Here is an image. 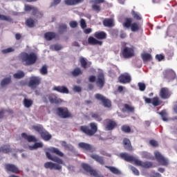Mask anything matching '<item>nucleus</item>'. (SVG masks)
I'll list each match as a JSON object with an SVG mask.
<instances>
[{"label":"nucleus","mask_w":177,"mask_h":177,"mask_svg":"<svg viewBox=\"0 0 177 177\" xmlns=\"http://www.w3.org/2000/svg\"><path fill=\"white\" fill-rule=\"evenodd\" d=\"M46 156L48 160L57 162V164L52 162H46L44 163V168L46 169H55L56 171H60V169H62V165L59 164H64L63 160L57 156H52L49 152H46Z\"/></svg>","instance_id":"nucleus-1"},{"label":"nucleus","mask_w":177,"mask_h":177,"mask_svg":"<svg viewBox=\"0 0 177 177\" xmlns=\"http://www.w3.org/2000/svg\"><path fill=\"white\" fill-rule=\"evenodd\" d=\"M21 59V62L22 63H25V66H31L32 64H35L37 62V54L34 53H21L19 55Z\"/></svg>","instance_id":"nucleus-2"},{"label":"nucleus","mask_w":177,"mask_h":177,"mask_svg":"<svg viewBox=\"0 0 177 177\" xmlns=\"http://www.w3.org/2000/svg\"><path fill=\"white\" fill-rule=\"evenodd\" d=\"M21 138L25 139V140H28L29 143L35 142V144L32 146H29V149L30 150H37V149H39L41 147H44V144L42 142H38L35 136H28L26 133H21Z\"/></svg>","instance_id":"nucleus-3"},{"label":"nucleus","mask_w":177,"mask_h":177,"mask_svg":"<svg viewBox=\"0 0 177 177\" xmlns=\"http://www.w3.org/2000/svg\"><path fill=\"white\" fill-rule=\"evenodd\" d=\"M90 128L87 125L81 126L80 131L83 133H85L87 136H93L96 132H97V124L95 122L89 124Z\"/></svg>","instance_id":"nucleus-4"},{"label":"nucleus","mask_w":177,"mask_h":177,"mask_svg":"<svg viewBox=\"0 0 177 177\" xmlns=\"http://www.w3.org/2000/svg\"><path fill=\"white\" fill-rule=\"evenodd\" d=\"M132 21H133V19L131 17L125 18L123 23V27H124V28H131L133 32H136L139 31V30L142 28L140 24L137 22L132 23Z\"/></svg>","instance_id":"nucleus-5"},{"label":"nucleus","mask_w":177,"mask_h":177,"mask_svg":"<svg viewBox=\"0 0 177 177\" xmlns=\"http://www.w3.org/2000/svg\"><path fill=\"white\" fill-rule=\"evenodd\" d=\"M32 128V129L36 131V132H38V133H39L40 136L42 138V139H44V140L48 141L52 139V136L49 134V133L45 129H44V127L42 125H33Z\"/></svg>","instance_id":"nucleus-6"},{"label":"nucleus","mask_w":177,"mask_h":177,"mask_svg":"<svg viewBox=\"0 0 177 177\" xmlns=\"http://www.w3.org/2000/svg\"><path fill=\"white\" fill-rule=\"evenodd\" d=\"M24 10L25 12H31L32 10V16H35L37 19H41L44 16V14L39 11V9L34 6L26 4Z\"/></svg>","instance_id":"nucleus-7"},{"label":"nucleus","mask_w":177,"mask_h":177,"mask_svg":"<svg viewBox=\"0 0 177 177\" xmlns=\"http://www.w3.org/2000/svg\"><path fill=\"white\" fill-rule=\"evenodd\" d=\"M41 81L42 80L41 77L38 76H32L29 79L28 86L30 88V89H37V88L41 85Z\"/></svg>","instance_id":"nucleus-8"},{"label":"nucleus","mask_w":177,"mask_h":177,"mask_svg":"<svg viewBox=\"0 0 177 177\" xmlns=\"http://www.w3.org/2000/svg\"><path fill=\"white\" fill-rule=\"evenodd\" d=\"M95 97L97 100L102 103L104 107H106V109H110V107H111V100L104 97V95L100 93H96Z\"/></svg>","instance_id":"nucleus-9"},{"label":"nucleus","mask_w":177,"mask_h":177,"mask_svg":"<svg viewBox=\"0 0 177 177\" xmlns=\"http://www.w3.org/2000/svg\"><path fill=\"white\" fill-rule=\"evenodd\" d=\"M57 114L60 118H72L73 115L68 111V109L66 107H58L56 109Z\"/></svg>","instance_id":"nucleus-10"},{"label":"nucleus","mask_w":177,"mask_h":177,"mask_svg":"<svg viewBox=\"0 0 177 177\" xmlns=\"http://www.w3.org/2000/svg\"><path fill=\"white\" fill-rule=\"evenodd\" d=\"M144 100L147 104H151L154 107L158 106H161L162 104V101L160 100L159 97H154L152 99L147 97H144Z\"/></svg>","instance_id":"nucleus-11"},{"label":"nucleus","mask_w":177,"mask_h":177,"mask_svg":"<svg viewBox=\"0 0 177 177\" xmlns=\"http://www.w3.org/2000/svg\"><path fill=\"white\" fill-rule=\"evenodd\" d=\"M154 156L158 162L160 164V165H163L164 167H167L168 165V159L165 158L161 153L158 151H154Z\"/></svg>","instance_id":"nucleus-12"},{"label":"nucleus","mask_w":177,"mask_h":177,"mask_svg":"<svg viewBox=\"0 0 177 177\" xmlns=\"http://www.w3.org/2000/svg\"><path fill=\"white\" fill-rule=\"evenodd\" d=\"M118 124H117V122L111 119H106L105 120V131H113V129H115Z\"/></svg>","instance_id":"nucleus-13"},{"label":"nucleus","mask_w":177,"mask_h":177,"mask_svg":"<svg viewBox=\"0 0 177 177\" xmlns=\"http://www.w3.org/2000/svg\"><path fill=\"white\" fill-rule=\"evenodd\" d=\"M122 54L124 59H129L135 56V51L133 50L132 48L125 47L122 50Z\"/></svg>","instance_id":"nucleus-14"},{"label":"nucleus","mask_w":177,"mask_h":177,"mask_svg":"<svg viewBox=\"0 0 177 177\" xmlns=\"http://www.w3.org/2000/svg\"><path fill=\"white\" fill-rule=\"evenodd\" d=\"M82 167L83 169L86 171V172H88V174H90V175H91L92 176L100 177L99 176V174L96 171V170L92 169V167H91L89 165L83 163L82 165Z\"/></svg>","instance_id":"nucleus-15"},{"label":"nucleus","mask_w":177,"mask_h":177,"mask_svg":"<svg viewBox=\"0 0 177 177\" xmlns=\"http://www.w3.org/2000/svg\"><path fill=\"white\" fill-rule=\"evenodd\" d=\"M6 172H12V174H20V170L19 167L13 164L7 163L4 166Z\"/></svg>","instance_id":"nucleus-16"},{"label":"nucleus","mask_w":177,"mask_h":177,"mask_svg":"<svg viewBox=\"0 0 177 177\" xmlns=\"http://www.w3.org/2000/svg\"><path fill=\"white\" fill-rule=\"evenodd\" d=\"M159 96L161 99H169L171 97V91L167 87H162L159 93Z\"/></svg>","instance_id":"nucleus-17"},{"label":"nucleus","mask_w":177,"mask_h":177,"mask_svg":"<svg viewBox=\"0 0 177 177\" xmlns=\"http://www.w3.org/2000/svg\"><path fill=\"white\" fill-rule=\"evenodd\" d=\"M48 99L51 104H60V103L63 102L62 99L57 97V95H56V94L53 93L48 95Z\"/></svg>","instance_id":"nucleus-18"},{"label":"nucleus","mask_w":177,"mask_h":177,"mask_svg":"<svg viewBox=\"0 0 177 177\" xmlns=\"http://www.w3.org/2000/svg\"><path fill=\"white\" fill-rule=\"evenodd\" d=\"M118 81L120 84H129L132 79L131 78V75L128 74H122L118 77Z\"/></svg>","instance_id":"nucleus-19"},{"label":"nucleus","mask_w":177,"mask_h":177,"mask_svg":"<svg viewBox=\"0 0 177 177\" xmlns=\"http://www.w3.org/2000/svg\"><path fill=\"white\" fill-rule=\"evenodd\" d=\"M97 82L96 84L99 88H102L104 86V82H105V79H104V74L103 73H98L97 76Z\"/></svg>","instance_id":"nucleus-20"},{"label":"nucleus","mask_w":177,"mask_h":177,"mask_svg":"<svg viewBox=\"0 0 177 177\" xmlns=\"http://www.w3.org/2000/svg\"><path fill=\"white\" fill-rule=\"evenodd\" d=\"M53 91H56V92L59 93H70V91L65 86H55L53 87Z\"/></svg>","instance_id":"nucleus-21"},{"label":"nucleus","mask_w":177,"mask_h":177,"mask_svg":"<svg viewBox=\"0 0 177 177\" xmlns=\"http://www.w3.org/2000/svg\"><path fill=\"white\" fill-rule=\"evenodd\" d=\"M88 45H100V46H102L103 45V41L97 40L96 38L90 36L88 38Z\"/></svg>","instance_id":"nucleus-22"},{"label":"nucleus","mask_w":177,"mask_h":177,"mask_svg":"<svg viewBox=\"0 0 177 177\" xmlns=\"http://www.w3.org/2000/svg\"><path fill=\"white\" fill-rule=\"evenodd\" d=\"M123 146L126 150H128V151H132L133 150L132 145L131 144V140L127 138L123 139Z\"/></svg>","instance_id":"nucleus-23"},{"label":"nucleus","mask_w":177,"mask_h":177,"mask_svg":"<svg viewBox=\"0 0 177 177\" xmlns=\"http://www.w3.org/2000/svg\"><path fill=\"white\" fill-rule=\"evenodd\" d=\"M120 157L122 160H124V161H127V162H131L133 161V156H129L127 153H120Z\"/></svg>","instance_id":"nucleus-24"},{"label":"nucleus","mask_w":177,"mask_h":177,"mask_svg":"<svg viewBox=\"0 0 177 177\" xmlns=\"http://www.w3.org/2000/svg\"><path fill=\"white\" fill-rule=\"evenodd\" d=\"M94 37L96 39H106L107 38V34L104 31L95 32Z\"/></svg>","instance_id":"nucleus-25"},{"label":"nucleus","mask_w":177,"mask_h":177,"mask_svg":"<svg viewBox=\"0 0 177 177\" xmlns=\"http://www.w3.org/2000/svg\"><path fill=\"white\" fill-rule=\"evenodd\" d=\"M90 157L97 161V162H99L101 165H104V159H103V157L96 154H91Z\"/></svg>","instance_id":"nucleus-26"},{"label":"nucleus","mask_w":177,"mask_h":177,"mask_svg":"<svg viewBox=\"0 0 177 177\" xmlns=\"http://www.w3.org/2000/svg\"><path fill=\"white\" fill-rule=\"evenodd\" d=\"M79 147L80 149H83V150H86V151H91L92 150V145L85 142H80L78 144Z\"/></svg>","instance_id":"nucleus-27"},{"label":"nucleus","mask_w":177,"mask_h":177,"mask_svg":"<svg viewBox=\"0 0 177 177\" xmlns=\"http://www.w3.org/2000/svg\"><path fill=\"white\" fill-rule=\"evenodd\" d=\"M44 38L46 41H52L56 38V33L54 32H47L44 34Z\"/></svg>","instance_id":"nucleus-28"},{"label":"nucleus","mask_w":177,"mask_h":177,"mask_svg":"<svg viewBox=\"0 0 177 177\" xmlns=\"http://www.w3.org/2000/svg\"><path fill=\"white\" fill-rule=\"evenodd\" d=\"M84 0H65L66 5L68 6H74V5H78V3H82Z\"/></svg>","instance_id":"nucleus-29"},{"label":"nucleus","mask_w":177,"mask_h":177,"mask_svg":"<svg viewBox=\"0 0 177 177\" xmlns=\"http://www.w3.org/2000/svg\"><path fill=\"white\" fill-rule=\"evenodd\" d=\"M103 24L104 27H114V21H113V19H105L103 21Z\"/></svg>","instance_id":"nucleus-30"},{"label":"nucleus","mask_w":177,"mask_h":177,"mask_svg":"<svg viewBox=\"0 0 177 177\" xmlns=\"http://www.w3.org/2000/svg\"><path fill=\"white\" fill-rule=\"evenodd\" d=\"M70 74L72 77H78V75H82V71L80 68H75L70 73Z\"/></svg>","instance_id":"nucleus-31"},{"label":"nucleus","mask_w":177,"mask_h":177,"mask_svg":"<svg viewBox=\"0 0 177 177\" xmlns=\"http://www.w3.org/2000/svg\"><path fill=\"white\" fill-rule=\"evenodd\" d=\"M50 153H53L54 154H56L57 156H59V157H64V153L63 152L60 151L59 149L55 147H52L50 149Z\"/></svg>","instance_id":"nucleus-32"},{"label":"nucleus","mask_w":177,"mask_h":177,"mask_svg":"<svg viewBox=\"0 0 177 177\" xmlns=\"http://www.w3.org/2000/svg\"><path fill=\"white\" fill-rule=\"evenodd\" d=\"M61 145L66 150H68L69 151H73V150H74V147L70 144H67L66 141H62Z\"/></svg>","instance_id":"nucleus-33"},{"label":"nucleus","mask_w":177,"mask_h":177,"mask_svg":"<svg viewBox=\"0 0 177 177\" xmlns=\"http://www.w3.org/2000/svg\"><path fill=\"white\" fill-rule=\"evenodd\" d=\"M1 151L2 153H4L5 154H8V153H10L12 151V149H10V145H6L0 147Z\"/></svg>","instance_id":"nucleus-34"},{"label":"nucleus","mask_w":177,"mask_h":177,"mask_svg":"<svg viewBox=\"0 0 177 177\" xmlns=\"http://www.w3.org/2000/svg\"><path fill=\"white\" fill-rule=\"evenodd\" d=\"M59 34H64V32H67V25L65 24H61L59 26V30H58Z\"/></svg>","instance_id":"nucleus-35"},{"label":"nucleus","mask_w":177,"mask_h":177,"mask_svg":"<svg viewBox=\"0 0 177 177\" xmlns=\"http://www.w3.org/2000/svg\"><path fill=\"white\" fill-rule=\"evenodd\" d=\"M26 25L29 27V28H32L33 27H35V21L32 18H28L26 21Z\"/></svg>","instance_id":"nucleus-36"},{"label":"nucleus","mask_w":177,"mask_h":177,"mask_svg":"<svg viewBox=\"0 0 177 177\" xmlns=\"http://www.w3.org/2000/svg\"><path fill=\"white\" fill-rule=\"evenodd\" d=\"M105 167L108 168V169H109V171L111 172H112V174H114L115 175H121V171H120V170H118V169H117L114 167L105 166Z\"/></svg>","instance_id":"nucleus-37"},{"label":"nucleus","mask_w":177,"mask_h":177,"mask_svg":"<svg viewBox=\"0 0 177 177\" xmlns=\"http://www.w3.org/2000/svg\"><path fill=\"white\" fill-rule=\"evenodd\" d=\"M32 100H28L27 98L24 99V106L26 107V109H30V107L32 106Z\"/></svg>","instance_id":"nucleus-38"},{"label":"nucleus","mask_w":177,"mask_h":177,"mask_svg":"<svg viewBox=\"0 0 177 177\" xmlns=\"http://www.w3.org/2000/svg\"><path fill=\"white\" fill-rule=\"evenodd\" d=\"M24 72L19 71L17 73H15L13 77L15 80H21V78H24Z\"/></svg>","instance_id":"nucleus-39"},{"label":"nucleus","mask_w":177,"mask_h":177,"mask_svg":"<svg viewBox=\"0 0 177 177\" xmlns=\"http://www.w3.org/2000/svg\"><path fill=\"white\" fill-rule=\"evenodd\" d=\"M12 82V78L10 77H6L3 79L1 82V86H5L6 85H9Z\"/></svg>","instance_id":"nucleus-40"},{"label":"nucleus","mask_w":177,"mask_h":177,"mask_svg":"<svg viewBox=\"0 0 177 177\" xmlns=\"http://www.w3.org/2000/svg\"><path fill=\"white\" fill-rule=\"evenodd\" d=\"M124 109L127 111V113H134L135 112V107L128 104H125L124 105Z\"/></svg>","instance_id":"nucleus-41"},{"label":"nucleus","mask_w":177,"mask_h":177,"mask_svg":"<svg viewBox=\"0 0 177 177\" xmlns=\"http://www.w3.org/2000/svg\"><path fill=\"white\" fill-rule=\"evenodd\" d=\"M167 77L169 80H175V77H176V73L175 71L172 70H169L167 71Z\"/></svg>","instance_id":"nucleus-42"},{"label":"nucleus","mask_w":177,"mask_h":177,"mask_svg":"<svg viewBox=\"0 0 177 177\" xmlns=\"http://www.w3.org/2000/svg\"><path fill=\"white\" fill-rule=\"evenodd\" d=\"M80 64L82 67V68H87L88 67V62H86V59H85L84 57H81L80 58Z\"/></svg>","instance_id":"nucleus-43"},{"label":"nucleus","mask_w":177,"mask_h":177,"mask_svg":"<svg viewBox=\"0 0 177 177\" xmlns=\"http://www.w3.org/2000/svg\"><path fill=\"white\" fill-rule=\"evenodd\" d=\"M121 131L124 132V133H131V127L127 124L122 125L121 127Z\"/></svg>","instance_id":"nucleus-44"},{"label":"nucleus","mask_w":177,"mask_h":177,"mask_svg":"<svg viewBox=\"0 0 177 177\" xmlns=\"http://www.w3.org/2000/svg\"><path fill=\"white\" fill-rule=\"evenodd\" d=\"M91 115L92 118H95V120H96V121H98L99 122L103 120L100 115H99L98 113H92Z\"/></svg>","instance_id":"nucleus-45"},{"label":"nucleus","mask_w":177,"mask_h":177,"mask_svg":"<svg viewBox=\"0 0 177 177\" xmlns=\"http://www.w3.org/2000/svg\"><path fill=\"white\" fill-rule=\"evenodd\" d=\"M141 57L144 62H147V60H151V55L149 53H144L141 55Z\"/></svg>","instance_id":"nucleus-46"},{"label":"nucleus","mask_w":177,"mask_h":177,"mask_svg":"<svg viewBox=\"0 0 177 177\" xmlns=\"http://www.w3.org/2000/svg\"><path fill=\"white\" fill-rule=\"evenodd\" d=\"M158 114L161 115L162 120L163 121H168V118L167 117V112L164 110H162L161 112H159Z\"/></svg>","instance_id":"nucleus-47"},{"label":"nucleus","mask_w":177,"mask_h":177,"mask_svg":"<svg viewBox=\"0 0 177 177\" xmlns=\"http://www.w3.org/2000/svg\"><path fill=\"white\" fill-rule=\"evenodd\" d=\"M40 73L42 75H46V74H48V66L46 65H44L40 69Z\"/></svg>","instance_id":"nucleus-48"},{"label":"nucleus","mask_w":177,"mask_h":177,"mask_svg":"<svg viewBox=\"0 0 177 177\" xmlns=\"http://www.w3.org/2000/svg\"><path fill=\"white\" fill-rule=\"evenodd\" d=\"M131 15L136 20H140L142 19V17H140L138 12H135V10L131 11Z\"/></svg>","instance_id":"nucleus-49"},{"label":"nucleus","mask_w":177,"mask_h":177,"mask_svg":"<svg viewBox=\"0 0 177 177\" xmlns=\"http://www.w3.org/2000/svg\"><path fill=\"white\" fill-rule=\"evenodd\" d=\"M153 167V163L151 162H142V168H151Z\"/></svg>","instance_id":"nucleus-50"},{"label":"nucleus","mask_w":177,"mask_h":177,"mask_svg":"<svg viewBox=\"0 0 177 177\" xmlns=\"http://www.w3.org/2000/svg\"><path fill=\"white\" fill-rule=\"evenodd\" d=\"M0 20H3L5 21H12V18H10V17L0 14Z\"/></svg>","instance_id":"nucleus-51"},{"label":"nucleus","mask_w":177,"mask_h":177,"mask_svg":"<svg viewBox=\"0 0 177 177\" xmlns=\"http://www.w3.org/2000/svg\"><path fill=\"white\" fill-rule=\"evenodd\" d=\"M138 86L139 88V90L141 91V92H143V91H145L146 89V84L143 82H139L138 84Z\"/></svg>","instance_id":"nucleus-52"},{"label":"nucleus","mask_w":177,"mask_h":177,"mask_svg":"<svg viewBox=\"0 0 177 177\" xmlns=\"http://www.w3.org/2000/svg\"><path fill=\"white\" fill-rule=\"evenodd\" d=\"M69 26L71 28H77L78 27V22L77 21H71L69 23Z\"/></svg>","instance_id":"nucleus-53"},{"label":"nucleus","mask_w":177,"mask_h":177,"mask_svg":"<svg viewBox=\"0 0 177 177\" xmlns=\"http://www.w3.org/2000/svg\"><path fill=\"white\" fill-rule=\"evenodd\" d=\"M131 171H132L133 174H134V175H136V176H139V170H138V169H136V167L131 166L130 167Z\"/></svg>","instance_id":"nucleus-54"},{"label":"nucleus","mask_w":177,"mask_h":177,"mask_svg":"<svg viewBox=\"0 0 177 177\" xmlns=\"http://www.w3.org/2000/svg\"><path fill=\"white\" fill-rule=\"evenodd\" d=\"M132 161H133L135 165H138V167H142V165H143V162H142V160H139L133 158V160H132Z\"/></svg>","instance_id":"nucleus-55"},{"label":"nucleus","mask_w":177,"mask_h":177,"mask_svg":"<svg viewBox=\"0 0 177 177\" xmlns=\"http://www.w3.org/2000/svg\"><path fill=\"white\" fill-rule=\"evenodd\" d=\"M2 52L3 53H10L12 52H15V48H13L12 47H10V48H6V49L3 50Z\"/></svg>","instance_id":"nucleus-56"},{"label":"nucleus","mask_w":177,"mask_h":177,"mask_svg":"<svg viewBox=\"0 0 177 177\" xmlns=\"http://www.w3.org/2000/svg\"><path fill=\"white\" fill-rule=\"evenodd\" d=\"M92 9L93 10H95V12H97V13H99V12H100V6L94 4L92 6Z\"/></svg>","instance_id":"nucleus-57"},{"label":"nucleus","mask_w":177,"mask_h":177,"mask_svg":"<svg viewBox=\"0 0 177 177\" xmlns=\"http://www.w3.org/2000/svg\"><path fill=\"white\" fill-rule=\"evenodd\" d=\"M80 27L83 29L86 28V21H85V19H82L80 20Z\"/></svg>","instance_id":"nucleus-58"},{"label":"nucleus","mask_w":177,"mask_h":177,"mask_svg":"<svg viewBox=\"0 0 177 177\" xmlns=\"http://www.w3.org/2000/svg\"><path fill=\"white\" fill-rule=\"evenodd\" d=\"M149 145H151V146H152L153 147H158V142H157V141H156L154 140H151L149 141Z\"/></svg>","instance_id":"nucleus-59"},{"label":"nucleus","mask_w":177,"mask_h":177,"mask_svg":"<svg viewBox=\"0 0 177 177\" xmlns=\"http://www.w3.org/2000/svg\"><path fill=\"white\" fill-rule=\"evenodd\" d=\"M73 91L74 92H81V91H82V88L80 86H74Z\"/></svg>","instance_id":"nucleus-60"},{"label":"nucleus","mask_w":177,"mask_h":177,"mask_svg":"<svg viewBox=\"0 0 177 177\" xmlns=\"http://www.w3.org/2000/svg\"><path fill=\"white\" fill-rule=\"evenodd\" d=\"M104 0H91L90 3H103Z\"/></svg>","instance_id":"nucleus-61"},{"label":"nucleus","mask_w":177,"mask_h":177,"mask_svg":"<svg viewBox=\"0 0 177 177\" xmlns=\"http://www.w3.org/2000/svg\"><path fill=\"white\" fill-rule=\"evenodd\" d=\"M6 113V111H5V109L0 110V120H2V118L5 117Z\"/></svg>","instance_id":"nucleus-62"},{"label":"nucleus","mask_w":177,"mask_h":177,"mask_svg":"<svg viewBox=\"0 0 177 177\" xmlns=\"http://www.w3.org/2000/svg\"><path fill=\"white\" fill-rule=\"evenodd\" d=\"M88 81L89 82H95V81H96V76L95 75H91L88 77Z\"/></svg>","instance_id":"nucleus-63"},{"label":"nucleus","mask_w":177,"mask_h":177,"mask_svg":"<svg viewBox=\"0 0 177 177\" xmlns=\"http://www.w3.org/2000/svg\"><path fill=\"white\" fill-rule=\"evenodd\" d=\"M156 59L158 60V62H161V60H163L164 59V55H156Z\"/></svg>","instance_id":"nucleus-64"}]
</instances>
